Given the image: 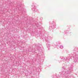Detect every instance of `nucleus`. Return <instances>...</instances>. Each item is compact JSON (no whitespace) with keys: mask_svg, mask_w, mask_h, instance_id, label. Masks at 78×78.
<instances>
[{"mask_svg":"<svg viewBox=\"0 0 78 78\" xmlns=\"http://www.w3.org/2000/svg\"><path fill=\"white\" fill-rule=\"evenodd\" d=\"M32 11L35 12L37 11V10L36 9V6H35L34 4H33V5H32Z\"/></svg>","mask_w":78,"mask_h":78,"instance_id":"obj_5","label":"nucleus"},{"mask_svg":"<svg viewBox=\"0 0 78 78\" xmlns=\"http://www.w3.org/2000/svg\"><path fill=\"white\" fill-rule=\"evenodd\" d=\"M72 71H73V66L71 65L67 70H66L65 71H64V73L63 74L64 78H67L68 76L67 75H68V74H70Z\"/></svg>","mask_w":78,"mask_h":78,"instance_id":"obj_2","label":"nucleus"},{"mask_svg":"<svg viewBox=\"0 0 78 78\" xmlns=\"http://www.w3.org/2000/svg\"><path fill=\"white\" fill-rule=\"evenodd\" d=\"M26 35H25V38H27V37H26Z\"/></svg>","mask_w":78,"mask_h":78,"instance_id":"obj_12","label":"nucleus"},{"mask_svg":"<svg viewBox=\"0 0 78 78\" xmlns=\"http://www.w3.org/2000/svg\"><path fill=\"white\" fill-rule=\"evenodd\" d=\"M61 59H63V61H67V60H69V59H68V58H67V57H66L65 58H64V57H62L61 58Z\"/></svg>","mask_w":78,"mask_h":78,"instance_id":"obj_6","label":"nucleus"},{"mask_svg":"<svg viewBox=\"0 0 78 78\" xmlns=\"http://www.w3.org/2000/svg\"><path fill=\"white\" fill-rule=\"evenodd\" d=\"M73 59H74V62L76 63V62H77V61L78 60V55H74L73 56Z\"/></svg>","mask_w":78,"mask_h":78,"instance_id":"obj_4","label":"nucleus"},{"mask_svg":"<svg viewBox=\"0 0 78 78\" xmlns=\"http://www.w3.org/2000/svg\"><path fill=\"white\" fill-rule=\"evenodd\" d=\"M41 39H44L45 41L46 42V45H47V47L49 48L50 47V42L52 40V37L50 36H48V37H44V36H42L40 38Z\"/></svg>","mask_w":78,"mask_h":78,"instance_id":"obj_1","label":"nucleus"},{"mask_svg":"<svg viewBox=\"0 0 78 78\" xmlns=\"http://www.w3.org/2000/svg\"><path fill=\"white\" fill-rule=\"evenodd\" d=\"M60 48H63V46H62V45H61V46H60Z\"/></svg>","mask_w":78,"mask_h":78,"instance_id":"obj_9","label":"nucleus"},{"mask_svg":"<svg viewBox=\"0 0 78 78\" xmlns=\"http://www.w3.org/2000/svg\"><path fill=\"white\" fill-rule=\"evenodd\" d=\"M61 76H62V74H60V76H59V77H61Z\"/></svg>","mask_w":78,"mask_h":78,"instance_id":"obj_11","label":"nucleus"},{"mask_svg":"<svg viewBox=\"0 0 78 78\" xmlns=\"http://www.w3.org/2000/svg\"><path fill=\"white\" fill-rule=\"evenodd\" d=\"M41 34V35H42V34Z\"/></svg>","mask_w":78,"mask_h":78,"instance_id":"obj_13","label":"nucleus"},{"mask_svg":"<svg viewBox=\"0 0 78 78\" xmlns=\"http://www.w3.org/2000/svg\"><path fill=\"white\" fill-rule=\"evenodd\" d=\"M56 23L52 22L50 23V26L49 27V30H54L55 28H56Z\"/></svg>","mask_w":78,"mask_h":78,"instance_id":"obj_3","label":"nucleus"},{"mask_svg":"<svg viewBox=\"0 0 78 78\" xmlns=\"http://www.w3.org/2000/svg\"><path fill=\"white\" fill-rule=\"evenodd\" d=\"M52 77L53 78H58V76H52Z\"/></svg>","mask_w":78,"mask_h":78,"instance_id":"obj_8","label":"nucleus"},{"mask_svg":"<svg viewBox=\"0 0 78 78\" xmlns=\"http://www.w3.org/2000/svg\"><path fill=\"white\" fill-rule=\"evenodd\" d=\"M68 31L67 30H65L64 31V32L65 33H68Z\"/></svg>","mask_w":78,"mask_h":78,"instance_id":"obj_10","label":"nucleus"},{"mask_svg":"<svg viewBox=\"0 0 78 78\" xmlns=\"http://www.w3.org/2000/svg\"><path fill=\"white\" fill-rule=\"evenodd\" d=\"M37 49L39 50V51H40V50H41V47H38Z\"/></svg>","mask_w":78,"mask_h":78,"instance_id":"obj_7","label":"nucleus"}]
</instances>
